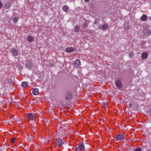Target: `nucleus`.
I'll return each instance as SVG.
<instances>
[{
    "label": "nucleus",
    "instance_id": "18",
    "mask_svg": "<svg viewBox=\"0 0 151 151\" xmlns=\"http://www.w3.org/2000/svg\"><path fill=\"white\" fill-rule=\"evenodd\" d=\"M148 56V54L147 53L144 52L141 55V58L142 59L146 58Z\"/></svg>",
    "mask_w": 151,
    "mask_h": 151
},
{
    "label": "nucleus",
    "instance_id": "8",
    "mask_svg": "<svg viewBox=\"0 0 151 151\" xmlns=\"http://www.w3.org/2000/svg\"><path fill=\"white\" fill-rule=\"evenodd\" d=\"M72 97V94L70 92H68L65 96V99L67 100H70Z\"/></svg>",
    "mask_w": 151,
    "mask_h": 151
},
{
    "label": "nucleus",
    "instance_id": "32",
    "mask_svg": "<svg viewBox=\"0 0 151 151\" xmlns=\"http://www.w3.org/2000/svg\"><path fill=\"white\" fill-rule=\"evenodd\" d=\"M149 151H151V150H149Z\"/></svg>",
    "mask_w": 151,
    "mask_h": 151
},
{
    "label": "nucleus",
    "instance_id": "27",
    "mask_svg": "<svg viewBox=\"0 0 151 151\" xmlns=\"http://www.w3.org/2000/svg\"><path fill=\"white\" fill-rule=\"evenodd\" d=\"M76 149L78 151H81V150H82L80 149L79 148H78V147H76Z\"/></svg>",
    "mask_w": 151,
    "mask_h": 151
},
{
    "label": "nucleus",
    "instance_id": "30",
    "mask_svg": "<svg viewBox=\"0 0 151 151\" xmlns=\"http://www.w3.org/2000/svg\"><path fill=\"white\" fill-rule=\"evenodd\" d=\"M129 106L130 107H131L132 106V104H129Z\"/></svg>",
    "mask_w": 151,
    "mask_h": 151
},
{
    "label": "nucleus",
    "instance_id": "29",
    "mask_svg": "<svg viewBox=\"0 0 151 151\" xmlns=\"http://www.w3.org/2000/svg\"><path fill=\"white\" fill-rule=\"evenodd\" d=\"M129 56L131 57H132L133 56V54L131 53V54L129 55Z\"/></svg>",
    "mask_w": 151,
    "mask_h": 151
},
{
    "label": "nucleus",
    "instance_id": "11",
    "mask_svg": "<svg viewBox=\"0 0 151 151\" xmlns=\"http://www.w3.org/2000/svg\"><path fill=\"white\" fill-rule=\"evenodd\" d=\"M27 116L28 118L31 120H33L35 117L34 115H32L31 113H28L27 114Z\"/></svg>",
    "mask_w": 151,
    "mask_h": 151
},
{
    "label": "nucleus",
    "instance_id": "12",
    "mask_svg": "<svg viewBox=\"0 0 151 151\" xmlns=\"http://www.w3.org/2000/svg\"><path fill=\"white\" fill-rule=\"evenodd\" d=\"M11 4L9 2H6L4 4V8L6 9H9L11 6Z\"/></svg>",
    "mask_w": 151,
    "mask_h": 151
},
{
    "label": "nucleus",
    "instance_id": "3",
    "mask_svg": "<svg viewBox=\"0 0 151 151\" xmlns=\"http://www.w3.org/2000/svg\"><path fill=\"white\" fill-rule=\"evenodd\" d=\"M116 141H120L124 140L125 138L124 135L122 134H118L115 137Z\"/></svg>",
    "mask_w": 151,
    "mask_h": 151
},
{
    "label": "nucleus",
    "instance_id": "7",
    "mask_svg": "<svg viewBox=\"0 0 151 151\" xmlns=\"http://www.w3.org/2000/svg\"><path fill=\"white\" fill-rule=\"evenodd\" d=\"M63 142L62 139L60 138H58L56 140V144L58 147H61Z\"/></svg>",
    "mask_w": 151,
    "mask_h": 151
},
{
    "label": "nucleus",
    "instance_id": "14",
    "mask_svg": "<svg viewBox=\"0 0 151 151\" xmlns=\"http://www.w3.org/2000/svg\"><path fill=\"white\" fill-rule=\"evenodd\" d=\"M147 16L145 14L143 15L141 17L140 19L142 21L145 22L147 19Z\"/></svg>",
    "mask_w": 151,
    "mask_h": 151
},
{
    "label": "nucleus",
    "instance_id": "15",
    "mask_svg": "<svg viewBox=\"0 0 151 151\" xmlns=\"http://www.w3.org/2000/svg\"><path fill=\"white\" fill-rule=\"evenodd\" d=\"M62 10L63 11L67 12L69 10V7L67 5H65L63 6Z\"/></svg>",
    "mask_w": 151,
    "mask_h": 151
},
{
    "label": "nucleus",
    "instance_id": "9",
    "mask_svg": "<svg viewBox=\"0 0 151 151\" xmlns=\"http://www.w3.org/2000/svg\"><path fill=\"white\" fill-rule=\"evenodd\" d=\"M108 27V25L107 24H103L102 27L100 26L99 28L100 29H103V30H106Z\"/></svg>",
    "mask_w": 151,
    "mask_h": 151
},
{
    "label": "nucleus",
    "instance_id": "19",
    "mask_svg": "<svg viewBox=\"0 0 151 151\" xmlns=\"http://www.w3.org/2000/svg\"><path fill=\"white\" fill-rule=\"evenodd\" d=\"M27 39L28 41L30 42H32L33 41L34 38L32 36H29L27 37Z\"/></svg>",
    "mask_w": 151,
    "mask_h": 151
},
{
    "label": "nucleus",
    "instance_id": "22",
    "mask_svg": "<svg viewBox=\"0 0 151 151\" xmlns=\"http://www.w3.org/2000/svg\"><path fill=\"white\" fill-rule=\"evenodd\" d=\"M18 19L19 18L17 17H14L12 19L13 22L14 23L17 22Z\"/></svg>",
    "mask_w": 151,
    "mask_h": 151
},
{
    "label": "nucleus",
    "instance_id": "31",
    "mask_svg": "<svg viewBox=\"0 0 151 151\" xmlns=\"http://www.w3.org/2000/svg\"><path fill=\"white\" fill-rule=\"evenodd\" d=\"M85 1L86 2H88L89 1V0H85Z\"/></svg>",
    "mask_w": 151,
    "mask_h": 151
},
{
    "label": "nucleus",
    "instance_id": "20",
    "mask_svg": "<svg viewBox=\"0 0 151 151\" xmlns=\"http://www.w3.org/2000/svg\"><path fill=\"white\" fill-rule=\"evenodd\" d=\"M88 25V23L86 22H83V24H82V27L84 28H85L87 27Z\"/></svg>",
    "mask_w": 151,
    "mask_h": 151
},
{
    "label": "nucleus",
    "instance_id": "10",
    "mask_svg": "<svg viewBox=\"0 0 151 151\" xmlns=\"http://www.w3.org/2000/svg\"><path fill=\"white\" fill-rule=\"evenodd\" d=\"M78 147V148H79L80 149L82 150L83 151H84V146L83 143L81 142L79 143Z\"/></svg>",
    "mask_w": 151,
    "mask_h": 151
},
{
    "label": "nucleus",
    "instance_id": "13",
    "mask_svg": "<svg viewBox=\"0 0 151 151\" xmlns=\"http://www.w3.org/2000/svg\"><path fill=\"white\" fill-rule=\"evenodd\" d=\"M33 94L35 95H37L39 93V91L38 89L36 88H34L32 90Z\"/></svg>",
    "mask_w": 151,
    "mask_h": 151
},
{
    "label": "nucleus",
    "instance_id": "16",
    "mask_svg": "<svg viewBox=\"0 0 151 151\" xmlns=\"http://www.w3.org/2000/svg\"><path fill=\"white\" fill-rule=\"evenodd\" d=\"M21 86L23 88H26L28 87V85L26 82L24 81L22 83Z\"/></svg>",
    "mask_w": 151,
    "mask_h": 151
},
{
    "label": "nucleus",
    "instance_id": "25",
    "mask_svg": "<svg viewBox=\"0 0 151 151\" xmlns=\"http://www.w3.org/2000/svg\"><path fill=\"white\" fill-rule=\"evenodd\" d=\"M141 148H137L134 150V151H141Z\"/></svg>",
    "mask_w": 151,
    "mask_h": 151
},
{
    "label": "nucleus",
    "instance_id": "28",
    "mask_svg": "<svg viewBox=\"0 0 151 151\" xmlns=\"http://www.w3.org/2000/svg\"><path fill=\"white\" fill-rule=\"evenodd\" d=\"M2 7V3L0 1V9Z\"/></svg>",
    "mask_w": 151,
    "mask_h": 151
},
{
    "label": "nucleus",
    "instance_id": "24",
    "mask_svg": "<svg viewBox=\"0 0 151 151\" xmlns=\"http://www.w3.org/2000/svg\"><path fill=\"white\" fill-rule=\"evenodd\" d=\"M16 139L15 138H13L12 139L11 142L12 143H14L15 142V141Z\"/></svg>",
    "mask_w": 151,
    "mask_h": 151
},
{
    "label": "nucleus",
    "instance_id": "1",
    "mask_svg": "<svg viewBox=\"0 0 151 151\" xmlns=\"http://www.w3.org/2000/svg\"><path fill=\"white\" fill-rule=\"evenodd\" d=\"M25 65L27 68L29 69L32 68L33 65V63L31 60H29L26 61Z\"/></svg>",
    "mask_w": 151,
    "mask_h": 151
},
{
    "label": "nucleus",
    "instance_id": "5",
    "mask_svg": "<svg viewBox=\"0 0 151 151\" xmlns=\"http://www.w3.org/2000/svg\"><path fill=\"white\" fill-rule=\"evenodd\" d=\"M115 84L118 88H120L122 87V84L119 80H117L115 81Z\"/></svg>",
    "mask_w": 151,
    "mask_h": 151
},
{
    "label": "nucleus",
    "instance_id": "4",
    "mask_svg": "<svg viewBox=\"0 0 151 151\" xmlns=\"http://www.w3.org/2000/svg\"><path fill=\"white\" fill-rule=\"evenodd\" d=\"M81 65L80 60L78 59H76L74 62V66L76 68L79 67Z\"/></svg>",
    "mask_w": 151,
    "mask_h": 151
},
{
    "label": "nucleus",
    "instance_id": "2",
    "mask_svg": "<svg viewBox=\"0 0 151 151\" xmlns=\"http://www.w3.org/2000/svg\"><path fill=\"white\" fill-rule=\"evenodd\" d=\"M11 53L13 57H15L18 55V50L14 48H12L11 50Z\"/></svg>",
    "mask_w": 151,
    "mask_h": 151
},
{
    "label": "nucleus",
    "instance_id": "23",
    "mask_svg": "<svg viewBox=\"0 0 151 151\" xmlns=\"http://www.w3.org/2000/svg\"><path fill=\"white\" fill-rule=\"evenodd\" d=\"M99 22V19H96L94 20V23L95 24H98Z\"/></svg>",
    "mask_w": 151,
    "mask_h": 151
},
{
    "label": "nucleus",
    "instance_id": "21",
    "mask_svg": "<svg viewBox=\"0 0 151 151\" xmlns=\"http://www.w3.org/2000/svg\"><path fill=\"white\" fill-rule=\"evenodd\" d=\"M80 27L79 26L77 25L75 26L74 27L75 32H78L80 30Z\"/></svg>",
    "mask_w": 151,
    "mask_h": 151
},
{
    "label": "nucleus",
    "instance_id": "26",
    "mask_svg": "<svg viewBox=\"0 0 151 151\" xmlns=\"http://www.w3.org/2000/svg\"><path fill=\"white\" fill-rule=\"evenodd\" d=\"M36 131V130L35 128V127H33L32 128V132L33 133H35V132Z\"/></svg>",
    "mask_w": 151,
    "mask_h": 151
},
{
    "label": "nucleus",
    "instance_id": "17",
    "mask_svg": "<svg viewBox=\"0 0 151 151\" xmlns=\"http://www.w3.org/2000/svg\"><path fill=\"white\" fill-rule=\"evenodd\" d=\"M74 51V49L72 47H68L65 50V51L67 52H73Z\"/></svg>",
    "mask_w": 151,
    "mask_h": 151
},
{
    "label": "nucleus",
    "instance_id": "6",
    "mask_svg": "<svg viewBox=\"0 0 151 151\" xmlns=\"http://www.w3.org/2000/svg\"><path fill=\"white\" fill-rule=\"evenodd\" d=\"M144 36H148L151 33L150 30L148 29H145L143 30Z\"/></svg>",
    "mask_w": 151,
    "mask_h": 151
}]
</instances>
